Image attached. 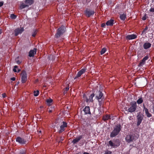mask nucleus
<instances>
[{"mask_svg": "<svg viewBox=\"0 0 154 154\" xmlns=\"http://www.w3.org/2000/svg\"><path fill=\"white\" fill-rule=\"evenodd\" d=\"M2 32V30L1 29H0V35Z\"/></svg>", "mask_w": 154, "mask_h": 154, "instance_id": "8fccbe9b", "label": "nucleus"}, {"mask_svg": "<svg viewBox=\"0 0 154 154\" xmlns=\"http://www.w3.org/2000/svg\"><path fill=\"white\" fill-rule=\"evenodd\" d=\"M76 154H80L79 153H76Z\"/></svg>", "mask_w": 154, "mask_h": 154, "instance_id": "4d7b16f0", "label": "nucleus"}, {"mask_svg": "<svg viewBox=\"0 0 154 154\" xmlns=\"http://www.w3.org/2000/svg\"><path fill=\"white\" fill-rule=\"evenodd\" d=\"M96 94V98L98 100L99 102V100L101 98L103 95V94L100 91H99L97 92Z\"/></svg>", "mask_w": 154, "mask_h": 154, "instance_id": "dca6fc26", "label": "nucleus"}, {"mask_svg": "<svg viewBox=\"0 0 154 154\" xmlns=\"http://www.w3.org/2000/svg\"><path fill=\"white\" fill-rule=\"evenodd\" d=\"M33 0H26L25 3L29 6V5H31L33 3Z\"/></svg>", "mask_w": 154, "mask_h": 154, "instance_id": "412c9836", "label": "nucleus"}, {"mask_svg": "<svg viewBox=\"0 0 154 154\" xmlns=\"http://www.w3.org/2000/svg\"><path fill=\"white\" fill-rule=\"evenodd\" d=\"M114 20L113 19H111L108 21L106 23V25L107 26H112L114 24Z\"/></svg>", "mask_w": 154, "mask_h": 154, "instance_id": "aec40b11", "label": "nucleus"}, {"mask_svg": "<svg viewBox=\"0 0 154 154\" xmlns=\"http://www.w3.org/2000/svg\"><path fill=\"white\" fill-rule=\"evenodd\" d=\"M148 28L147 26H146L145 28L144 29L141 34V35H144L146 34V33L147 32Z\"/></svg>", "mask_w": 154, "mask_h": 154, "instance_id": "5701e85b", "label": "nucleus"}, {"mask_svg": "<svg viewBox=\"0 0 154 154\" xmlns=\"http://www.w3.org/2000/svg\"><path fill=\"white\" fill-rule=\"evenodd\" d=\"M149 11L150 12L154 13V8H151Z\"/></svg>", "mask_w": 154, "mask_h": 154, "instance_id": "58836bf2", "label": "nucleus"}, {"mask_svg": "<svg viewBox=\"0 0 154 154\" xmlns=\"http://www.w3.org/2000/svg\"><path fill=\"white\" fill-rule=\"evenodd\" d=\"M2 97L3 98H5L6 97V94L5 93H4L2 94Z\"/></svg>", "mask_w": 154, "mask_h": 154, "instance_id": "79ce46f5", "label": "nucleus"}, {"mask_svg": "<svg viewBox=\"0 0 154 154\" xmlns=\"http://www.w3.org/2000/svg\"><path fill=\"white\" fill-rule=\"evenodd\" d=\"M151 45L150 43L148 42L144 43L143 45V48L145 49H147L150 48Z\"/></svg>", "mask_w": 154, "mask_h": 154, "instance_id": "2eb2a0df", "label": "nucleus"}, {"mask_svg": "<svg viewBox=\"0 0 154 154\" xmlns=\"http://www.w3.org/2000/svg\"><path fill=\"white\" fill-rule=\"evenodd\" d=\"M136 137L134 134L127 135L125 137V140L128 143H130L133 140H136Z\"/></svg>", "mask_w": 154, "mask_h": 154, "instance_id": "39448f33", "label": "nucleus"}, {"mask_svg": "<svg viewBox=\"0 0 154 154\" xmlns=\"http://www.w3.org/2000/svg\"><path fill=\"white\" fill-rule=\"evenodd\" d=\"M148 59L147 56H145L144 57L138 66L140 67L143 66L145 63V61Z\"/></svg>", "mask_w": 154, "mask_h": 154, "instance_id": "9b49d317", "label": "nucleus"}, {"mask_svg": "<svg viewBox=\"0 0 154 154\" xmlns=\"http://www.w3.org/2000/svg\"><path fill=\"white\" fill-rule=\"evenodd\" d=\"M110 119V116L108 115H105L103 118V119L104 121H106Z\"/></svg>", "mask_w": 154, "mask_h": 154, "instance_id": "bb28decb", "label": "nucleus"}, {"mask_svg": "<svg viewBox=\"0 0 154 154\" xmlns=\"http://www.w3.org/2000/svg\"><path fill=\"white\" fill-rule=\"evenodd\" d=\"M19 154H25V153L24 151H22L20 152Z\"/></svg>", "mask_w": 154, "mask_h": 154, "instance_id": "a18cd8bd", "label": "nucleus"}, {"mask_svg": "<svg viewBox=\"0 0 154 154\" xmlns=\"http://www.w3.org/2000/svg\"><path fill=\"white\" fill-rule=\"evenodd\" d=\"M86 70V69L85 68H83L80 71V72L82 73V74L84 73Z\"/></svg>", "mask_w": 154, "mask_h": 154, "instance_id": "e433bc0d", "label": "nucleus"}, {"mask_svg": "<svg viewBox=\"0 0 154 154\" xmlns=\"http://www.w3.org/2000/svg\"><path fill=\"white\" fill-rule=\"evenodd\" d=\"M94 11L93 10H91L89 9H86L85 11V13L86 16L88 17H90L93 15L94 13Z\"/></svg>", "mask_w": 154, "mask_h": 154, "instance_id": "423d86ee", "label": "nucleus"}, {"mask_svg": "<svg viewBox=\"0 0 154 154\" xmlns=\"http://www.w3.org/2000/svg\"><path fill=\"white\" fill-rule=\"evenodd\" d=\"M94 94H91L89 97L88 99L89 101L92 102L93 101V98L94 96Z\"/></svg>", "mask_w": 154, "mask_h": 154, "instance_id": "393cba45", "label": "nucleus"}, {"mask_svg": "<svg viewBox=\"0 0 154 154\" xmlns=\"http://www.w3.org/2000/svg\"><path fill=\"white\" fill-rule=\"evenodd\" d=\"M120 145V143L119 140L116 139L113 140V141L111 140L109 141V144H108V146H110L112 147L116 148L119 146Z\"/></svg>", "mask_w": 154, "mask_h": 154, "instance_id": "7ed1b4c3", "label": "nucleus"}, {"mask_svg": "<svg viewBox=\"0 0 154 154\" xmlns=\"http://www.w3.org/2000/svg\"><path fill=\"white\" fill-rule=\"evenodd\" d=\"M106 48H104L102 49L101 51H100V54L101 55L103 54H104L106 52Z\"/></svg>", "mask_w": 154, "mask_h": 154, "instance_id": "7c9ffc66", "label": "nucleus"}, {"mask_svg": "<svg viewBox=\"0 0 154 154\" xmlns=\"http://www.w3.org/2000/svg\"><path fill=\"white\" fill-rule=\"evenodd\" d=\"M153 113H154V104L153 106Z\"/></svg>", "mask_w": 154, "mask_h": 154, "instance_id": "09e8293b", "label": "nucleus"}, {"mask_svg": "<svg viewBox=\"0 0 154 154\" xmlns=\"http://www.w3.org/2000/svg\"><path fill=\"white\" fill-rule=\"evenodd\" d=\"M69 87L66 88H65L66 91H68L69 90Z\"/></svg>", "mask_w": 154, "mask_h": 154, "instance_id": "49530a36", "label": "nucleus"}, {"mask_svg": "<svg viewBox=\"0 0 154 154\" xmlns=\"http://www.w3.org/2000/svg\"><path fill=\"white\" fill-rule=\"evenodd\" d=\"M15 77H12V78H11V80H12V81H14L15 80Z\"/></svg>", "mask_w": 154, "mask_h": 154, "instance_id": "c03bdc74", "label": "nucleus"}, {"mask_svg": "<svg viewBox=\"0 0 154 154\" xmlns=\"http://www.w3.org/2000/svg\"><path fill=\"white\" fill-rule=\"evenodd\" d=\"M146 14H145L144 17H142V20H146Z\"/></svg>", "mask_w": 154, "mask_h": 154, "instance_id": "ea45409f", "label": "nucleus"}, {"mask_svg": "<svg viewBox=\"0 0 154 154\" xmlns=\"http://www.w3.org/2000/svg\"><path fill=\"white\" fill-rule=\"evenodd\" d=\"M83 154H89L88 153L85 152Z\"/></svg>", "mask_w": 154, "mask_h": 154, "instance_id": "3c124183", "label": "nucleus"}, {"mask_svg": "<svg viewBox=\"0 0 154 154\" xmlns=\"http://www.w3.org/2000/svg\"><path fill=\"white\" fill-rule=\"evenodd\" d=\"M22 82L23 83H25L27 80V74L25 71H23L21 74Z\"/></svg>", "mask_w": 154, "mask_h": 154, "instance_id": "0eeeda50", "label": "nucleus"}, {"mask_svg": "<svg viewBox=\"0 0 154 154\" xmlns=\"http://www.w3.org/2000/svg\"><path fill=\"white\" fill-rule=\"evenodd\" d=\"M83 97L84 99L85 100V101L87 102H89V100L88 98L85 94L84 95Z\"/></svg>", "mask_w": 154, "mask_h": 154, "instance_id": "f704fd0d", "label": "nucleus"}, {"mask_svg": "<svg viewBox=\"0 0 154 154\" xmlns=\"http://www.w3.org/2000/svg\"><path fill=\"white\" fill-rule=\"evenodd\" d=\"M137 37V35L134 34L128 35L126 36V39L128 40H131L136 38Z\"/></svg>", "mask_w": 154, "mask_h": 154, "instance_id": "ddd939ff", "label": "nucleus"}, {"mask_svg": "<svg viewBox=\"0 0 154 154\" xmlns=\"http://www.w3.org/2000/svg\"><path fill=\"white\" fill-rule=\"evenodd\" d=\"M120 17L122 20H125L126 18V15L124 14H121L120 15Z\"/></svg>", "mask_w": 154, "mask_h": 154, "instance_id": "a878e982", "label": "nucleus"}, {"mask_svg": "<svg viewBox=\"0 0 154 154\" xmlns=\"http://www.w3.org/2000/svg\"><path fill=\"white\" fill-rule=\"evenodd\" d=\"M20 71V69H18L17 70V72H19Z\"/></svg>", "mask_w": 154, "mask_h": 154, "instance_id": "864d4df0", "label": "nucleus"}, {"mask_svg": "<svg viewBox=\"0 0 154 154\" xmlns=\"http://www.w3.org/2000/svg\"><path fill=\"white\" fill-rule=\"evenodd\" d=\"M16 141L21 144H24L26 142V140L20 137H17L16 138Z\"/></svg>", "mask_w": 154, "mask_h": 154, "instance_id": "f8f14e48", "label": "nucleus"}, {"mask_svg": "<svg viewBox=\"0 0 154 154\" xmlns=\"http://www.w3.org/2000/svg\"><path fill=\"white\" fill-rule=\"evenodd\" d=\"M17 67V66H14V68L13 69V71L15 72H17V70H16V69Z\"/></svg>", "mask_w": 154, "mask_h": 154, "instance_id": "4c0bfd02", "label": "nucleus"}, {"mask_svg": "<svg viewBox=\"0 0 154 154\" xmlns=\"http://www.w3.org/2000/svg\"><path fill=\"white\" fill-rule=\"evenodd\" d=\"M143 111L145 112L146 115L149 118L152 116V115L149 112L148 109L144 106H143Z\"/></svg>", "mask_w": 154, "mask_h": 154, "instance_id": "4468645a", "label": "nucleus"}, {"mask_svg": "<svg viewBox=\"0 0 154 154\" xmlns=\"http://www.w3.org/2000/svg\"><path fill=\"white\" fill-rule=\"evenodd\" d=\"M82 138V136L81 135L79 137H76L72 141V143L74 144L78 142Z\"/></svg>", "mask_w": 154, "mask_h": 154, "instance_id": "f3484780", "label": "nucleus"}, {"mask_svg": "<svg viewBox=\"0 0 154 154\" xmlns=\"http://www.w3.org/2000/svg\"><path fill=\"white\" fill-rule=\"evenodd\" d=\"M36 51V49L34 48L33 50H31L29 52V56L30 57H33Z\"/></svg>", "mask_w": 154, "mask_h": 154, "instance_id": "a211bd4d", "label": "nucleus"}, {"mask_svg": "<svg viewBox=\"0 0 154 154\" xmlns=\"http://www.w3.org/2000/svg\"><path fill=\"white\" fill-rule=\"evenodd\" d=\"M143 102V100L142 98H139L137 101V103L139 104Z\"/></svg>", "mask_w": 154, "mask_h": 154, "instance_id": "c756f323", "label": "nucleus"}, {"mask_svg": "<svg viewBox=\"0 0 154 154\" xmlns=\"http://www.w3.org/2000/svg\"><path fill=\"white\" fill-rule=\"evenodd\" d=\"M4 3L2 2H0V7H1L3 5Z\"/></svg>", "mask_w": 154, "mask_h": 154, "instance_id": "a19ab883", "label": "nucleus"}, {"mask_svg": "<svg viewBox=\"0 0 154 154\" xmlns=\"http://www.w3.org/2000/svg\"><path fill=\"white\" fill-rule=\"evenodd\" d=\"M10 17L12 19H15L17 16L14 14H11L10 16Z\"/></svg>", "mask_w": 154, "mask_h": 154, "instance_id": "473e14b6", "label": "nucleus"}, {"mask_svg": "<svg viewBox=\"0 0 154 154\" xmlns=\"http://www.w3.org/2000/svg\"><path fill=\"white\" fill-rule=\"evenodd\" d=\"M49 109L48 112L50 113H51L54 110V106H51L48 108Z\"/></svg>", "mask_w": 154, "mask_h": 154, "instance_id": "b1692460", "label": "nucleus"}, {"mask_svg": "<svg viewBox=\"0 0 154 154\" xmlns=\"http://www.w3.org/2000/svg\"><path fill=\"white\" fill-rule=\"evenodd\" d=\"M16 63L17 64H19L20 63V62L19 60H17L16 61Z\"/></svg>", "mask_w": 154, "mask_h": 154, "instance_id": "de8ad7c7", "label": "nucleus"}, {"mask_svg": "<svg viewBox=\"0 0 154 154\" xmlns=\"http://www.w3.org/2000/svg\"><path fill=\"white\" fill-rule=\"evenodd\" d=\"M63 137H61V138H60L61 140H63Z\"/></svg>", "mask_w": 154, "mask_h": 154, "instance_id": "603ef678", "label": "nucleus"}, {"mask_svg": "<svg viewBox=\"0 0 154 154\" xmlns=\"http://www.w3.org/2000/svg\"><path fill=\"white\" fill-rule=\"evenodd\" d=\"M24 29L23 27H20L16 29L14 31L15 35L16 36L19 34H20L24 31Z\"/></svg>", "mask_w": 154, "mask_h": 154, "instance_id": "6e6552de", "label": "nucleus"}, {"mask_svg": "<svg viewBox=\"0 0 154 154\" xmlns=\"http://www.w3.org/2000/svg\"><path fill=\"white\" fill-rule=\"evenodd\" d=\"M52 100L51 98H50L49 99H47L46 100V102L47 103V104L50 105H51V103L52 102Z\"/></svg>", "mask_w": 154, "mask_h": 154, "instance_id": "cd10ccee", "label": "nucleus"}, {"mask_svg": "<svg viewBox=\"0 0 154 154\" xmlns=\"http://www.w3.org/2000/svg\"><path fill=\"white\" fill-rule=\"evenodd\" d=\"M106 26L105 24L104 23H103L101 24V27H104L105 26Z\"/></svg>", "mask_w": 154, "mask_h": 154, "instance_id": "37998d69", "label": "nucleus"}, {"mask_svg": "<svg viewBox=\"0 0 154 154\" xmlns=\"http://www.w3.org/2000/svg\"><path fill=\"white\" fill-rule=\"evenodd\" d=\"M121 130V126L120 125H116L114 128L113 130L111 133L110 137H115L117 135Z\"/></svg>", "mask_w": 154, "mask_h": 154, "instance_id": "f257e3e1", "label": "nucleus"}, {"mask_svg": "<svg viewBox=\"0 0 154 154\" xmlns=\"http://www.w3.org/2000/svg\"><path fill=\"white\" fill-rule=\"evenodd\" d=\"M67 127V123L64 122H62V124L60 127V129L58 131V132L61 133L65 130V128Z\"/></svg>", "mask_w": 154, "mask_h": 154, "instance_id": "9d476101", "label": "nucleus"}, {"mask_svg": "<svg viewBox=\"0 0 154 154\" xmlns=\"http://www.w3.org/2000/svg\"><path fill=\"white\" fill-rule=\"evenodd\" d=\"M104 154H112V153L111 151L108 150H106L105 151Z\"/></svg>", "mask_w": 154, "mask_h": 154, "instance_id": "c9c22d12", "label": "nucleus"}, {"mask_svg": "<svg viewBox=\"0 0 154 154\" xmlns=\"http://www.w3.org/2000/svg\"><path fill=\"white\" fill-rule=\"evenodd\" d=\"M131 106L128 109L129 112H132L135 111L137 108V103L135 101H134L131 103Z\"/></svg>", "mask_w": 154, "mask_h": 154, "instance_id": "20e7f679", "label": "nucleus"}, {"mask_svg": "<svg viewBox=\"0 0 154 154\" xmlns=\"http://www.w3.org/2000/svg\"><path fill=\"white\" fill-rule=\"evenodd\" d=\"M66 28L64 26H62L59 28L57 30V32L55 35V37L58 38L63 35L65 32Z\"/></svg>", "mask_w": 154, "mask_h": 154, "instance_id": "f03ea898", "label": "nucleus"}, {"mask_svg": "<svg viewBox=\"0 0 154 154\" xmlns=\"http://www.w3.org/2000/svg\"><path fill=\"white\" fill-rule=\"evenodd\" d=\"M39 132L40 133H41V131H39Z\"/></svg>", "mask_w": 154, "mask_h": 154, "instance_id": "6e6d98bb", "label": "nucleus"}, {"mask_svg": "<svg viewBox=\"0 0 154 154\" xmlns=\"http://www.w3.org/2000/svg\"><path fill=\"white\" fill-rule=\"evenodd\" d=\"M36 30H34L32 33V35L33 37H35L36 34Z\"/></svg>", "mask_w": 154, "mask_h": 154, "instance_id": "72a5a7b5", "label": "nucleus"}, {"mask_svg": "<svg viewBox=\"0 0 154 154\" xmlns=\"http://www.w3.org/2000/svg\"><path fill=\"white\" fill-rule=\"evenodd\" d=\"M82 74L81 72L80 71H79L76 75V76L74 78V79H75L78 78V77H80L81 75Z\"/></svg>", "mask_w": 154, "mask_h": 154, "instance_id": "c85d7f7f", "label": "nucleus"}, {"mask_svg": "<svg viewBox=\"0 0 154 154\" xmlns=\"http://www.w3.org/2000/svg\"><path fill=\"white\" fill-rule=\"evenodd\" d=\"M143 115L142 114H140V113H139L138 114L137 116V126L139 125L141 123L143 118Z\"/></svg>", "mask_w": 154, "mask_h": 154, "instance_id": "1a4fd4ad", "label": "nucleus"}, {"mask_svg": "<svg viewBox=\"0 0 154 154\" xmlns=\"http://www.w3.org/2000/svg\"><path fill=\"white\" fill-rule=\"evenodd\" d=\"M28 7V5H27L26 3L24 4L23 3L20 5V7L21 9H22L23 8H25L26 7Z\"/></svg>", "mask_w": 154, "mask_h": 154, "instance_id": "4be33fe9", "label": "nucleus"}, {"mask_svg": "<svg viewBox=\"0 0 154 154\" xmlns=\"http://www.w3.org/2000/svg\"><path fill=\"white\" fill-rule=\"evenodd\" d=\"M83 111L86 114H91V112L90 110V108L88 106L85 107L83 109Z\"/></svg>", "mask_w": 154, "mask_h": 154, "instance_id": "6ab92c4d", "label": "nucleus"}, {"mask_svg": "<svg viewBox=\"0 0 154 154\" xmlns=\"http://www.w3.org/2000/svg\"><path fill=\"white\" fill-rule=\"evenodd\" d=\"M33 93L34 95L35 96H37L39 94V91L38 90H37L36 91H34Z\"/></svg>", "mask_w": 154, "mask_h": 154, "instance_id": "2f4dec72", "label": "nucleus"}, {"mask_svg": "<svg viewBox=\"0 0 154 154\" xmlns=\"http://www.w3.org/2000/svg\"><path fill=\"white\" fill-rule=\"evenodd\" d=\"M66 92L65 91H64L63 92V94H65L66 93Z\"/></svg>", "mask_w": 154, "mask_h": 154, "instance_id": "5fc2aeb1", "label": "nucleus"}]
</instances>
